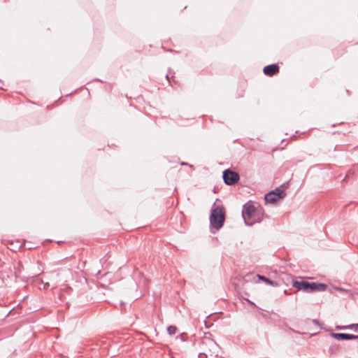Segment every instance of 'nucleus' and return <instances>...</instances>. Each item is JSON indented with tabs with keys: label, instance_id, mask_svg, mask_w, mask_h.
<instances>
[{
	"label": "nucleus",
	"instance_id": "obj_20",
	"mask_svg": "<svg viewBox=\"0 0 358 358\" xmlns=\"http://www.w3.org/2000/svg\"><path fill=\"white\" fill-rule=\"evenodd\" d=\"M95 80H96V81H99V82H101V83H103V81H102L101 80H100V79H98V78H97V79H95Z\"/></svg>",
	"mask_w": 358,
	"mask_h": 358
},
{
	"label": "nucleus",
	"instance_id": "obj_11",
	"mask_svg": "<svg viewBox=\"0 0 358 358\" xmlns=\"http://www.w3.org/2000/svg\"><path fill=\"white\" fill-rule=\"evenodd\" d=\"M177 331V327L174 325H170L167 327V332L169 335H174Z\"/></svg>",
	"mask_w": 358,
	"mask_h": 358
},
{
	"label": "nucleus",
	"instance_id": "obj_2",
	"mask_svg": "<svg viewBox=\"0 0 358 358\" xmlns=\"http://www.w3.org/2000/svg\"><path fill=\"white\" fill-rule=\"evenodd\" d=\"M292 286L306 293L324 292L327 288V285L325 283L306 280H292Z\"/></svg>",
	"mask_w": 358,
	"mask_h": 358
},
{
	"label": "nucleus",
	"instance_id": "obj_1",
	"mask_svg": "<svg viewBox=\"0 0 358 358\" xmlns=\"http://www.w3.org/2000/svg\"><path fill=\"white\" fill-rule=\"evenodd\" d=\"M210 232L215 234L221 229L225 221V211L222 206H213L209 217Z\"/></svg>",
	"mask_w": 358,
	"mask_h": 358
},
{
	"label": "nucleus",
	"instance_id": "obj_6",
	"mask_svg": "<svg viewBox=\"0 0 358 358\" xmlns=\"http://www.w3.org/2000/svg\"><path fill=\"white\" fill-rule=\"evenodd\" d=\"M330 336L338 341H349L358 339V335L346 333H331Z\"/></svg>",
	"mask_w": 358,
	"mask_h": 358
},
{
	"label": "nucleus",
	"instance_id": "obj_14",
	"mask_svg": "<svg viewBox=\"0 0 358 358\" xmlns=\"http://www.w3.org/2000/svg\"><path fill=\"white\" fill-rule=\"evenodd\" d=\"M177 338H180L183 342L187 341V334L186 333H182L177 336Z\"/></svg>",
	"mask_w": 358,
	"mask_h": 358
},
{
	"label": "nucleus",
	"instance_id": "obj_21",
	"mask_svg": "<svg viewBox=\"0 0 358 358\" xmlns=\"http://www.w3.org/2000/svg\"><path fill=\"white\" fill-rule=\"evenodd\" d=\"M181 164H182V165H187V163H186V162H182V163H181Z\"/></svg>",
	"mask_w": 358,
	"mask_h": 358
},
{
	"label": "nucleus",
	"instance_id": "obj_9",
	"mask_svg": "<svg viewBox=\"0 0 358 358\" xmlns=\"http://www.w3.org/2000/svg\"><path fill=\"white\" fill-rule=\"evenodd\" d=\"M339 351V347L337 344H332L329 346V353L331 355H336Z\"/></svg>",
	"mask_w": 358,
	"mask_h": 358
},
{
	"label": "nucleus",
	"instance_id": "obj_10",
	"mask_svg": "<svg viewBox=\"0 0 358 358\" xmlns=\"http://www.w3.org/2000/svg\"><path fill=\"white\" fill-rule=\"evenodd\" d=\"M334 289L338 290L341 293H346L349 296H352L354 294L353 291L351 289H346L341 287H334Z\"/></svg>",
	"mask_w": 358,
	"mask_h": 358
},
{
	"label": "nucleus",
	"instance_id": "obj_16",
	"mask_svg": "<svg viewBox=\"0 0 358 358\" xmlns=\"http://www.w3.org/2000/svg\"><path fill=\"white\" fill-rule=\"evenodd\" d=\"M354 324L355 331H357L358 329V324Z\"/></svg>",
	"mask_w": 358,
	"mask_h": 358
},
{
	"label": "nucleus",
	"instance_id": "obj_18",
	"mask_svg": "<svg viewBox=\"0 0 358 358\" xmlns=\"http://www.w3.org/2000/svg\"><path fill=\"white\" fill-rule=\"evenodd\" d=\"M166 78L167 79V80L169 81V83H170V79H169V74H166Z\"/></svg>",
	"mask_w": 358,
	"mask_h": 358
},
{
	"label": "nucleus",
	"instance_id": "obj_19",
	"mask_svg": "<svg viewBox=\"0 0 358 358\" xmlns=\"http://www.w3.org/2000/svg\"><path fill=\"white\" fill-rule=\"evenodd\" d=\"M284 294H288V292H287V289H285V290H284Z\"/></svg>",
	"mask_w": 358,
	"mask_h": 358
},
{
	"label": "nucleus",
	"instance_id": "obj_23",
	"mask_svg": "<svg viewBox=\"0 0 358 358\" xmlns=\"http://www.w3.org/2000/svg\"><path fill=\"white\" fill-rule=\"evenodd\" d=\"M357 165H358V163H357Z\"/></svg>",
	"mask_w": 358,
	"mask_h": 358
},
{
	"label": "nucleus",
	"instance_id": "obj_15",
	"mask_svg": "<svg viewBox=\"0 0 358 358\" xmlns=\"http://www.w3.org/2000/svg\"><path fill=\"white\" fill-rule=\"evenodd\" d=\"M198 357L199 358H207L208 356L206 354L203 353V352H200L199 355H198Z\"/></svg>",
	"mask_w": 358,
	"mask_h": 358
},
{
	"label": "nucleus",
	"instance_id": "obj_4",
	"mask_svg": "<svg viewBox=\"0 0 358 358\" xmlns=\"http://www.w3.org/2000/svg\"><path fill=\"white\" fill-rule=\"evenodd\" d=\"M255 212L256 208L253 204L248 202L243 206L242 217L247 226H252L255 223L259 222L254 219Z\"/></svg>",
	"mask_w": 358,
	"mask_h": 358
},
{
	"label": "nucleus",
	"instance_id": "obj_8",
	"mask_svg": "<svg viewBox=\"0 0 358 358\" xmlns=\"http://www.w3.org/2000/svg\"><path fill=\"white\" fill-rule=\"evenodd\" d=\"M257 276L259 280L265 282L266 284H267L268 285H271L273 287H277L279 285L277 281L272 280L264 275L257 274Z\"/></svg>",
	"mask_w": 358,
	"mask_h": 358
},
{
	"label": "nucleus",
	"instance_id": "obj_3",
	"mask_svg": "<svg viewBox=\"0 0 358 358\" xmlns=\"http://www.w3.org/2000/svg\"><path fill=\"white\" fill-rule=\"evenodd\" d=\"M287 187V183H283L280 187H276L273 190L270 191L264 195V201L266 203L273 204L279 199H283L286 196L284 188Z\"/></svg>",
	"mask_w": 358,
	"mask_h": 358
},
{
	"label": "nucleus",
	"instance_id": "obj_12",
	"mask_svg": "<svg viewBox=\"0 0 358 358\" xmlns=\"http://www.w3.org/2000/svg\"><path fill=\"white\" fill-rule=\"evenodd\" d=\"M356 170L355 169H350L348 171L345 178L343 179V181H345L348 178H349L350 176H353L355 174Z\"/></svg>",
	"mask_w": 358,
	"mask_h": 358
},
{
	"label": "nucleus",
	"instance_id": "obj_13",
	"mask_svg": "<svg viewBox=\"0 0 358 358\" xmlns=\"http://www.w3.org/2000/svg\"><path fill=\"white\" fill-rule=\"evenodd\" d=\"M336 328L338 330L352 329L354 328V324H350L348 326H337Z\"/></svg>",
	"mask_w": 358,
	"mask_h": 358
},
{
	"label": "nucleus",
	"instance_id": "obj_5",
	"mask_svg": "<svg viewBox=\"0 0 358 358\" xmlns=\"http://www.w3.org/2000/svg\"><path fill=\"white\" fill-rule=\"evenodd\" d=\"M222 178L226 185H234L239 181L240 176L237 172L227 169L222 172Z\"/></svg>",
	"mask_w": 358,
	"mask_h": 358
},
{
	"label": "nucleus",
	"instance_id": "obj_22",
	"mask_svg": "<svg viewBox=\"0 0 358 358\" xmlns=\"http://www.w3.org/2000/svg\"><path fill=\"white\" fill-rule=\"evenodd\" d=\"M46 286H49V283H46V284L45 285V287H46Z\"/></svg>",
	"mask_w": 358,
	"mask_h": 358
},
{
	"label": "nucleus",
	"instance_id": "obj_7",
	"mask_svg": "<svg viewBox=\"0 0 358 358\" xmlns=\"http://www.w3.org/2000/svg\"><path fill=\"white\" fill-rule=\"evenodd\" d=\"M279 72V66L277 64H272L264 67L263 73L268 76H273Z\"/></svg>",
	"mask_w": 358,
	"mask_h": 358
},
{
	"label": "nucleus",
	"instance_id": "obj_17",
	"mask_svg": "<svg viewBox=\"0 0 358 358\" xmlns=\"http://www.w3.org/2000/svg\"><path fill=\"white\" fill-rule=\"evenodd\" d=\"M313 322L314 324H317V325L320 324L319 321L317 320H316V319L313 320Z\"/></svg>",
	"mask_w": 358,
	"mask_h": 358
}]
</instances>
